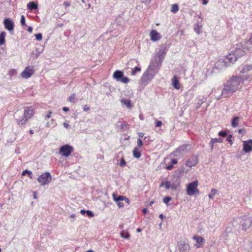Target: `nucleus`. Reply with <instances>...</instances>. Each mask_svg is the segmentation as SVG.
<instances>
[{"mask_svg":"<svg viewBox=\"0 0 252 252\" xmlns=\"http://www.w3.org/2000/svg\"><path fill=\"white\" fill-rule=\"evenodd\" d=\"M249 79V76H233L227 81L221 90L220 95L224 97L229 96L238 89L240 83Z\"/></svg>","mask_w":252,"mask_h":252,"instance_id":"f257e3e1","label":"nucleus"},{"mask_svg":"<svg viewBox=\"0 0 252 252\" xmlns=\"http://www.w3.org/2000/svg\"><path fill=\"white\" fill-rule=\"evenodd\" d=\"M244 48H235L231 51L224 59V62L227 66H230L233 64L237 60L246 54Z\"/></svg>","mask_w":252,"mask_h":252,"instance_id":"f03ea898","label":"nucleus"},{"mask_svg":"<svg viewBox=\"0 0 252 252\" xmlns=\"http://www.w3.org/2000/svg\"><path fill=\"white\" fill-rule=\"evenodd\" d=\"M34 115V111L32 107H26L24 109L23 118L19 120V126H22L27 123L28 120L31 119Z\"/></svg>","mask_w":252,"mask_h":252,"instance_id":"7ed1b4c3","label":"nucleus"},{"mask_svg":"<svg viewBox=\"0 0 252 252\" xmlns=\"http://www.w3.org/2000/svg\"><path fill=\"white\" fill-rule=\"evenodd\" d=\"M37 182L41 186L48 185L52 180V177L50 173L46 172L40 175L37 179Z\"/></svg>","mask_w":252,"mask_h":252,"instance_id":"20e7f679","label":"nucleus"},{"mask_svg":"<svg viewBox=\"0 0 252 252\" xmlns=\"http://www.w3.org/2000/svg\"><path fill=\"white\" fill-rule=\"evenodd\" d=\"M198 185V181L196 180L190 183L187 187V192L188 195L191 196L199 193V190L197 189Z\"/></svg>","mask_w":252,"mask_h":252,"instance_id":"39448f33","label":"nucleus"},{"mask_svg":"<svg viewBox=\"0 0 252 252\" xmlns=\"http://www.w3.org/2000/svg\"><path fill=\"white\" fill-rule=\"evenodd\" d=\"M113 77L117 81L121 82L123 83H127L129 79L127 77H125L123 72L121 70H116L113 74Z\"/></svg>","mask_w":252,"mask_h":252,"instance_id":"423d86ee","label":"nucleus"},{"mask_svg":"<svg viewBox=\"0 0 252 252\" xmlns=\"http://www.w3.org/2000/svg\"><path fill=\"white\" fill-rule=\"evenodd\" d=\"M252 220L250 217L243 216L241 218L240 225L243 230H246L249 228L252 224Z\"/></svg>","mask_w":252,"mask_h":252,"instance_id":"0eeeda50","label":"nucleus"},{"mask_svg":"<svg viewBox=\"0 0 252 252\" xmlns=\"http://www.w3.org/2000/svg\"><path fill=\"white\" fill-rule=\"evenodd\" d=\"M73 151L72 146L68 145H64L62 146L59 150V153L63 156L68 157Z\"/></svg>","mask_w":252,"mask_h":252,"instance_id":"6e6552de","label":"nucleus"},{"mask_svg":"<svg viewBox=\"0 0 252 252\" xmlns=\"http://www.w3.org/2000/svg\"><path fill=\"white\" fill-rule=\"evenodd\" d=\"M190 148V146L189 145H184L181 146L176 149V150L173 152L172 154L175 157L179 156L187 153L189 150Z\"/></svg>","mask_w":252,"mask_h":252,"instance_id":"1a4fd4ad","label":"nucleus"},{"mask_svg":"<svg viewBox=\"0 0 252 252\" xmlns=\"http://www.w3.org/2000/svg\"><path fill=\"white\" fill-rule=\"evenodd\" d=\"M154 76L155 75L153 74H152L147 70L142 76L141 80L143 83L147 84L152 80Z\"/></svg>","mask_w":252,"mask_h":252,"instance_id":"9d476101","label":"nucleus"},{"mask_svg":"<svg viewBox=\"0 0 252 252\" xmlns=\"http://www.w3.org/2000/svg\"><path fill=\"white\" fill-rule=\"evenodd\" d=\"M158 69V65L157 61H151L150 65L147 69V70L149 71L153 75H155Z\"/></svg>","mask_w":252,"mask_h":252,"instance_id":"9b49d317","label":"nucleus"},{"mask_svg":"<svg viewBox=\"0 0 252 252\" xmlns=\"http://www.w3.org/2000/svg\"><path fill=\"white\" fill-rule=\"evenodd\" d=\"M240 73L243 74V75L240 76H249V78L252 75V65H245L240 70Z\"/></svg>","mask_w":252,"mask_h":252,"instance_id":"f8f14e48","label":"nucleus"},{"mask_svg":"<svg viewBox=\"0 0 252 252\" xmlns=\"http://www.w3.org/2000/svg\"><path fill=\"white\" fill-rule=\"evenodd\" d=\"M3 24L5 29L9 31L10 32H13L14 24L11 19L5 18L3 20Z\"/></svg>","mask_w":252,"mask_h":252,"instance_id":"ddd939ff","label":"nucleus"},{"mask_svg":"<svg viewBox=\"0 0 252 252\" xmlns=\"http://www.w3.org/2000/svg\"><path fill=\"white\" fill-rule=\"evenodd\" d=\"M34 73V70L32 66L27 67L21 73V76L25 79L30 78Z\"/></svg>","mask_w":252,"mask_h":252,"instance_id":"4468645a","label":"nucleus"},{"mask_svg":"<svg viewBox=\"0 0 252 252\" xmlns=\"http://www.w3.org/2000/svg\"><path fill=\"white\" fill-rule=\"evenodd\" d=\"M178 248L181 252H189L190 250V246L188 243L181 241L178 243Z\"/></svg>","mask_w":252,"mask_h":252,"instance_id":"2eb2a0df","label":"nucleus"},{"mask_svg":"<svg viewBox=\"0 0 252 252\" xmlns=\"http://www.w3.org/2000/svg\"><path fill=\"white\" fill-rule=\"evenodd\" d=\"M197 157L194 156L190 157L186 162V165L189 167L196 165L198 163Z\"/></svg>","mask_w":252,"mask_h":252,"instance_id":"dca6fc26","label":"nucleus"},{"mask_svg":"<svg viewBox=\"0 0 252 252\" xmlns=\"http://www.w3.org/2000/svg\"><path fill=\"white\" fill-rule=\"evenodd\" d=\"M193 239L196 242V243L194 244L196 248H199L203 246L205 240L201 236H194Z\"/></svg>","mask_w":252,"mask_h":252,"instance_id":"f3484780","label":"nucleus"},{"mask_svg":"<svg viewBox=\"0 0 252 252\" xmlns=\"http://www.w3.org/2000/svg\"><path fill=\"white\" fill-rule=\"evenodd\" d=\"M243 150L246 153H250L252 151V140L243 142Z\"/></svg>","mask_w":252,"mask_h":252,"instance_id":"a211bd4d","label":"nucleus"},{"mask_svg":"<svg viewBox=\"0 0 252 252\" xmlns=\"http://www.w3.org/2000/svg\"><path fill=\"white\" fill-rule=\"evenodd\" d=\"M164 161L166 164V163H171L169 165H167L165 167V168L168 170H171L173 168V165L176 164L178 162L177 159H170L169 158H165L164 159Z\"/></svg>","mask_w":252,"mask_h":252,"instance_id":"6ab92c4d","label":"nucleus"},{"mask_svg":"<svg viewBox=\"0 0 252 252\" xmlns=\"http://www.w3.org/2000/svg\"><path fill=\"white\" fill-rule=\"evenodd\" d=\"M150 35L151 40L153 41H158L161 38V36L160 35V33L155 30L151 31Z\"/></svg>","mask_w":252,"mask_h":252,"instance_id":"aec40b11","label":"nucleus"},{"mask_svg":"<svg viewBox=\"0 0 252 252\" xmlns=\"http://www.w3.org/2000/svg\"><path fill=\"white\" fill-rule=\"evenodd\" d=\"M227 66L226 65V63H225V62H224V59L219 60L215 64V68L218 69H222Z\"/></svg>","mask_w":252,"mask_h":252,"instance_id":"412c9836","label":"nucleus"},{"mask_svg":"<svg viewBox=\"0 0 252 252\" xmlns=\"http://www.w3.org/2000/svg\"><path fill=\"white\" fill-rule=\"evenodd\" d=\"M172 85L177 90H179L181 87V84L176 76H174L171 80Z\"/></svg>","mask_w":252,"mask_h":252,"instance_id":"4be33fe9","label":"nucleus"},{"mask_svg":"<svg viewBox=\"0 0 252 252\" xmlns=\"http://www.w3.org/2000/svg\"><path fill=\"white\" fill-rule=\"evenodd\" d=\"M166 53L165 48L164 45L160 47L158 53V57L160 61L163 60L164 57V55Z\"/></svg>","mask_w":252,"mask_h":252,"instance_id":"5701e85b","label":"nucleus"},{"mask_svg":"<svg viewBox=\"0 0 252 252\" xmlns=\"http://www.w3.org/2000/svg\"><path fill=\"white\" fill-rule=\"evenodd\" d=\"M240 220H241V218H237L235 219H234L230 225H231L233 226L234 228H239L241 227L240 225Z\"/></svg>","mask_w":252,"mask_h":252,"instance_id":"b1692460","label":"nucleus"},{"mask_svg":"<svg viewBox=\"0 0 252 252\" xmlns=\"http://www.w3.org/2000/svg\"><path fill=\"white\" fill-rule=\"evenodd\" d=\"M112 196H113V200L116 202V204L119 208H122L124 206V203L123 202H121L122 200H117V199H118V198H119V196H118L115 193H113Z\"/></svg>","mask_w":252,"mask_h":252,"instance_id":"393cba45","label":"nucleus"},{"mask_svg":"<svg viewBox=\"0 0 252 252\" xmlns=\"http://www.w3.org/2000/svg\"><path fill=\"white\" fill-rule=\"evenodd\" d=\"M133 156L136 158H139L141 156V152L139 147H135L133 150Z\"/></svg>","mask_w":252,"mask_h":252,"instance_id":"a878e982","label":"nucleus"},{"mask_svg":"<svg viewBox=\"0 0 252 252\" xmlns=\"http://www.w3.org/2000/svg\"><path fill=\"white\" fill-rule=\"evenodd\" d=\"M121 102L123 105H125L127 108H131L132 107L130 100L129 99L122 98Z\"/></svg>","mask_w":252,"mask_h":252,"instance_id":"bb28decb","label":"nucleus"},{"mask_svg":"<svg viewBox=\"0 0 252 252\" xmlns=\"http://www.w3.org/2000/svg\"><path fill=\"white\" fill-rule=\"evenodd\" d=\"M240 121V117H235L233 118L231 121V126L233 127H236L238 126V122Z\"/></svg>","mask_w":252,"mask_h":252,"instance_id":"cd10ccee","label":"nucleus"},{"mask_svg":"<svg viewBox=\"0 0 252 252\" xmlns=\"http://www.w3.org/2000/svg\"><path fill=\"white\" fill-rule=\"evenodd\" d=\"M28 8L29 10H32L33 9H37V5L33 1L30 2L27 5Z\"/></svg>","mask_w":252,"mask_h":252,"instance_id":"c85d7f7f","label":"nucleus"},{"mask_svg":"<svg viewBox=\"0 0 252 252\" xmlns=\"http://www.w3.org/2000/svg\"><path fill=\"white\" fill-rule=\"evenodd\" d=\"M202 27V25L201 23H198L194 25V30L196 32V33L199 34L201 32V29Z\"/></svg>","mask_w":252,"mask_h":252,"instance_id":"c756f323","label":"nucleus"},{"mask_svg":"<svg viewBox=\"0 0 252 252\" xmlns=\"http://www.w3.org/2000/svg\"><path fill=\"white\" fill-rule=\"evenodd\" d=\"M6 36V33L5 32H2L0 33V45H3L5 43V37Z\"/></svg>","mask_w":252,"mask_h":252,"instance_id":"7c9ffc66","label":"nucleus"},{"mask_svg":"<svg viewBox=\"0 0 252 252\" xmlns=\"http://www.w3.org/2000/svg\"><path fill=\"white\" fill-rule=\"evenodd\" d=\"M56 126H57V123H56L54 119H51L50 123L48 122L46 124V126L48 127H54Z\"/></svg>","mask_w":252,"mask_h":252,"instance_id":"2f4dec72","label":"nucleus"},{"mask_svg":"<svg viewBox=\"0 0 252 252\" xmlns=\"http://www.w3.org/2000/svg\"><path fill=\"white\" fill-rule=\"evenodd\" d=\"M206 100L207 98L206 97H203L201 99H199L197 103L196 108H199Z\"/></svg>","mask_w":252,"mask_h":252,"instance_id":"473e14b6","label":"nucleus"},{"mask_svg":"<svg viewBox=\"0 0 252 252\" xmlns=\"http://www.w3.org/2000/svg\"><path fill=\"white\" fill-rule=\"evenodd\" d=\"M171 183L169 181H166L165 182H162L160 185V187H161L162 186H164L165 188L167 189H169L171 187Z\"/></svg>","mask_w":252,"mask_h":252,"instance_id":"72a5a7b5","label":"nucleus"},{"mask_svg":"<svg viewBox=\"0 0 252 252\" xmlns=\"http://www.w3.org/2000/svg\"><path fill=\"white\" fill-rule=\"evenodd\" d=\"M120 235L122 238H126V239H128L130 236L129 233L127 231H122L121 232Z\"/></svg>","mask_w":252,"mask_h":252,"instance_id":"f704fd0d","label":"nucleus"},{"mask_svg":"<svg viewBox=\"0 0 252 252\" xmlns=\"http://www.w3.org/2000/svg\"><path fill=\"white\" fill-rule=\"evenodd\" d=\"M117 200H125V202L128 204H130V201L128 198H126V197L122 196V195L119 196V198H118V199H117Z\"/></svg>","mask_w":252,"mask_h":252,"instance_id":"c9c22d12","label":"nucleus"},{"mask_svg":"<svg viewBox=\"0 0 252 252\" xmlns=\"http://www.w3.org/2000/svg\"><path fill=\"white\" fill-rule=\"evenodd\" d=\"M26 174H27V175H29V178L30 179L32 178V171L28 170H25L22 172V175L23 176H24L26 175Z\"/></svg>","mask_w":252,"mask_h":252,"instance_id":"e433bc0d","label":"nucleus"},{"mask_svg":"<svg viewBox=\"0 0 252 252\" xmlns=\"http://www.w3.org/2000/svg\"><path fill=\"white\" fill-rule=\"evenodd\" d=\"M141 71V67L137 66L135 67L131 71V74L133 75H135L137 72H140Z\"/></svg>","mask_w":252,"mask_h":252,"instance_id":"4c0bfd02","label":"nucleus"},{"mask_svg":"<svg viewBox=\"0 0 252 252\" xmlns=\"http://www.w3.org/2000/svg\"><path fill=\"white\" fill-rule=\"evenodd\" d=\"M120 127H121V129H122L124 130H126L127 129V128H128V124L126 122H122L121 123Z\"/></svg>","mask_w":252,"mask_h":252,"instance_id":"58836bf2","label":"nucleus"},{"mask_svg":"<svg viewBox=\"0 0 252 252\" xmlns=\"http://www.w3.org/2000/svg\"><path fill=\"white\" fill-rule=\"evenodd\" d=\"M42 51H39L37 48L35 49V52L32 53L33 57H35V58H37L41 53Z\"/></svg>","mask_w":252,"mask_h":252,"instance_id":"ea45409f","label":"nucleus"},{"mask_svg":"<svg viewBox=\"0 0 252 252\" xmlns=\"http://www.w3.org/2000/svg\"><path fill=\"white\" fill-rule=\"evenodd\" d=\"M231 225H230L229 224V226H227L226 228V229H225V237H226L228 236L227 235H226V234L227 233H230L232 232V227H231Z\"/></svg>","mask_w":252,"mask_h":252,"instance_id":"a19ab883","label":"nucleus"},{"mask_svg":"<svg viewBox=\"0 0 252 252\" xmlns=\"http://www.w3.org/2000/svg\"><path fill=\"white\" fill-rule=\"evenodd\" d=\"M179 10V6L177 4H174L172 6V8L171 11L173 13L177 12Z\"/></svg>","mask_w":252,"mask_h":252,"instance_id":"79ce46f5","label":"nucleus"},{"mask_svg":"<svg viewBox=\"0 0 252 252\" xmlns=\"http://www.w3.org/2000/svg\"><path fill=\"white\" fill-rule=\"evenodd\" d=\"M213 142L216 143H222L223 142V139L221 138H212Z\"/></svg>","mask_w":252,"mask_h":252,"instance_id":"37998d69","label":"nucleus"},{"mask_svg":"<svg viewBox=\"0 0 252 252\" xmlns=\"http://www.w3.org/2000/svg\"><path fill=\"white\" fill-rule=\"evenodd\" d=\"M119 165L120 166L123 167H124L125 166H126V162L124 159V158H122L121 159V161L120 162V163H119Z\"/></svg>","mask_w":252,"mask_h":252,"instance_id":"c03bdc74","label":"nucleus"},{"mask_svg":"<svg viewBox=\"0 0 252 252\" xmlns=\"http://www.w3.org/2000/svg\"><path fill=\"white\" fill-rule=\"evenodd\" d=\"M75 97V94H73L70 95L68 98V101L70 102L74 103V99Z\"/></svg>","mask_w":252,"mask_h":252,"instance_id":"a18cd8bd","label":"nucleus"},{"mask_svg":"<svg viewBox=\"0 0 252 252\" xmlns=\"http://www.w3.org/2000/svg\"><path fill=\"white\" fill-rule=\"evenodd\" d=\"M171 200V197L169 196H166L164 197L163 199V202L166 204L167 205H168V202H169Z\"/></svg>","mask_w":252,"mask_h":252,"instance_id":"49530a36","label":"nucleus"},{"mask_svg":"<svg viewBox=\"0 0 252 252\" xmlns=\"http://www.w3.org/2000/svg\"><path fill=\"white\" fill-rule=\"evenodd\" d=\"M35 38L36 40L40 41L42 39V35L41 33H37L35 35Z\"/></svg>","mask_w":252,"mask_h":252,"instance_id":"de8ad7c7","label":"nucleus"},{"mask_svg":"<svg viewBox=\"0 0 252 252\" xmlns=\"http://www.w3.org/2000/svg\"><path fill=\"white\" fill-rule=\"evenodd\" d=\"M20 22L22 26H25L26 25L25 18L24 15L21 16Z\"/></svg>","mask_w":252,"mask_h":252,"instance_id":"09e8293b","label":"nucleus"},{"mask_svg":"<svg viewBox=\"0 0 252 252\" xmlns=\"http://www.w3.org/2000/svg\"><path fill=\"white\" fill-rule=\"evenodd\" d=\"M218 135L220 136L224 137L227 135V133L225 131H221L219 132Z\"/></svg>","mask_w":252,"mask_h":252,"instance_id":"8fccbe9b","label":"nucleus"},{"mask_svg":"<svg viewBox=\"0 0 252 252\" xmlns=\"http://www.w3.org/2000/svg\"><path fill=\"white\" fill-rule=\"evenodd\" d=\"M86 214H87V216L90 218H92L94 216V213L89 210L86 211Z\"/></svg>","mask_w":252,"mask_h":252,"instance_id":"3c124183","label":"nucleus"},{"mask_svg":"<svg viewBox=\"0 0 252 252\" xmlns=\"http://www.w3.org/2000/svg\"><path fill=\"white\" fill-rule=\"evenodd\" d=\"M52 113V112L50 111L48 112V114L45 116V121H47L48 119H50L51 117Z\"/></svg>","mask_w":252,"mask_h":252,"instance_id":"603ef678","label":"nucleus"},{"mask_svg":"<svg viewBox=\"0 0 252 252\" xmlns=\"http://www.w3.org/2000/svg\"><path fill=\"white\" fill-rule=\"evenodd\" d=\"M199 74H200L201 76L202 77V81H204L206 79L207 75L205 73L200 72Z\"/></svg>","mask_w":252,"mask_h":252,"instance_id":"864d4df0","label":"nucleus"},{"mask_svg":"<svg viewBox=\"0 0 252 252\" xmlns=\"http://www.w3.org/2000/svg\"><path fill=\"white\" fill-rule=\"evenodd\" d=\"M137 146L139 147H141L143 145V142H142V140L140 138H138L137 139Z\"/></svg>","mask_w":252,"mask_h":252,"instance_id":"5fc2aeb1","label":"nucleus"},{"mask_svg":"<svg viewBox=\"0 0 252 252\" xmlns=\"http://www.w3.org/2000/svg\"><path fill=\"white\" fill-rule=\"evenodd\" d=\"M76 218V216L74 214H72L69 216V218L70 219L71 222H73Z\"/></svg>","mask_w":252,"mask_h":252,"instance_id":"6e6d98bb","label":"nucleus"},{"mask_svg":"<svg viewBox=\"0 0 252 252\" xmlns=\"http://www.w3.org/2000/svg\"><path fill=\"white\" fill-rule=\"evenodd\" d=\"M231 138H232V135H229L227 137V139H226V140L230 143V145H232L233 144V142L231 140Z\"/></svg>","mask_w":252,"mask_h":252,"instance_id":"4d7b16f0","label":"nucleus"},{"mask_svg":"<svg viewBox=\"0 0 252 252\" xmlns=\"http://www.w3.org/2000/svg\"><path fill=\"white\" fill-rule=\"evenodd\" d=\"M179 185V184L178 185H176L175 184H171V187L170 189H171L172 190H175L177 188V186Z\"/></svg>","mask_w":252,"mask_h":252,"instance_id":"13d9d810","label":"nucleus"},{"mask_svg":"<svg viewBox=\"0 0 252 252\" xmlns=\"http://www.w3.org/2000/svg\"><path fill=\"white\" fill-rule=\"evenodd\" d=\"M156 123V127H160L162 125V122L160 121H157L155 122Z\"/></svg>","mask_w":252,"mask_h":252,"instance_id":"bf43d9fd","label":"nucleus"},{"mask_svg":"<svg viewBox=\"0 0 252 252\" xmlns=\"http://www.w3.org/2000/svg\"><path fill=\"white\" fill-rule=\"evenodd\" d=\"M90 109V107L87 105H85L83 106V110L84 111H88Z\"/></svg>","mask_w":252,"mask_h":252,"instance_id":"052dcab7","label":"nucleus"},{"mask_svg":"<svg viewBox=\"0 0 252 252\" xmlns=\"http://www.w3.org/2000/svg\"><path fill=\"white\" fill-rule=\"evenodd\" d=\"M214 144H215V143L213 142V141L211 139V141H210V142L209 143V145H210V149H211V150L212 151L213 150Z\"/></svg>","mask_w":252,"mask_h":252,"instance_id":"680f3d73","label":"nucleus"},{"mask_svg":"<svg viewBox=\"0 0 252 252\" xmlns=\"http://www.w3.org/2000/svg\"><path fill=\"white\" fill-rule=\"evenodd\" d=\"M63 126H64L65 128H69V126H69V124H68V123H66V122H64V123H63Z\"/></svg>","mask_w":252,"mask_h":252,"instance_id":"e2e57ef3","label":"nucleus"},{"mask_svg":"<svg viewBox=\"0 0 252 252\" xmlns=\"http://www.w3.org/2000/svg\"><path fill=\"white\" fill-rule=\"evenodd\" d=\"M211 192L213 195H215V194H216L217 193V190L215 189H211Z\"/></svg>","mask_w":252,"mask_h":252,"instance_id":"0e129e2a","label":"nucleus"},{"mask_svg":"<svg viewBox=\"0 0 252 252\" xmlns=\"http://www.w3.org/2000/svg\"><path fill=\"white\" fill-rule=\"evenodd\" d=\"M63 5H64L66 7L69 6L70 5V3L68 1H64L63 2Z\"/></svg>","mask_w":252,"mask_h":252,"instance_id":"69168bd1","label":"nucleus"},{"mask_svg":"<svg viewBox=\"0 0 252 252\" xmlns=\"http://www.w3.org/2000/svg\"><path fill=\"white\" fill-rule=\"evenodd\" d=\"M144 135V133L143 132H139L138 133V136L140 138L143 137Z\"/></svg>","mask_w":252,"mask_h":252,"instance_id":"338daca9","label":"nucleus"},{"mask_svg":"<svg viewBox=\"0 0 252 252\" xmlns=\"http://www.w3.org/2000/svg\"><path fill=\"white\" fill-rule=\"evenodd\" d=\"M63 110L64 112H68L69 111V108L66 107H64L63 108Z\"/></svg>","mask_w":252,"mask_h":252,"instance_id":"774afa93","label":"nucleus"}]
</instances>
